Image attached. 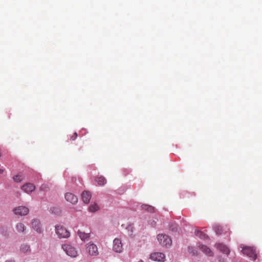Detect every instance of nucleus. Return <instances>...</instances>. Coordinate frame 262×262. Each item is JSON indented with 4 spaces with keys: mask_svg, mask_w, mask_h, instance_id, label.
Instances as JSON below:
<instances>
[{
    "mask_svg": "<svg viewBox=\"0 0 262 262\" xmlns=\"http://www.w3.org/2000/svg\"><path fill=\"white\" fill-rule=\"evenodd\" d=\"M157 239L161 246L166 248L169 247L172 244L171 238L166 235L159 234L157 236Z\"/></svg>",
    "mask_w": 262,
    "mask_h": 262,
    "instance_id": "nucleus-1",
    "label": "nucleus"
},
{
    "mask_svg": "<svg viewBox=\"0 0 262 262\" xmlns=\"http://www.w3.org/2000/svg\"><path fill=\"white\" fill-rule=\"evenodd\" d=\"M242 252L252 260H255L257 258V254L252 247H246L242 249Z\"/></svg>",
    "mask_w": 262,
    "mask_h": 262,
    "instance_id": "nucleus-2",
    "label": "nucleus"
},
{
    "mask_svg": "<svg viewBox=\"0 0 262 262\" xmlns=\"http://www.w3.org/2000/svg\"><path fill=\"white\" fill-rule=\"evenodd\" d=\"M55 228L56 233L59 238H67L70 236V232L64 227L58 225Z\"/></svg>",
    "mask_w": 262,
    "mask_h": 262,
    "instance_id": "nucleus-3",
    "label": "nucleus"
},
{
    "mask_svg": "<svg viewBox=\"0 0 262 262\" xmlns=\"http://www.w3.org/2000/svg\"><path fill=\"white\" fill-rule=\"evenodd\" d=\"M62 249L69 256L75 257L77 256L78 253L76 249L72 246L68 244L62 245Z\"/></svg>",
    "mask_w": 262,
    "mask_h": 262,
    "instance_id": "nucleus-4",
    "label": "nucleus"
},
{
    "mask_svg": "<svg viewBox=\"0 0 262 262\" xmlns=\"http://www.w3.org/2000/svg\"><path fill=\"white\" fill-rule=\"evenodd\" d=\"M86 250L90 255L92 256H96L98 255L99 252L97 246L92 243H89L86 244Z\"/></svg>",
    "mask_w": 262,
    "mask_h": 262,
    "instance_id": "nucleus-5",
    "label": "nucleus"
},
{
    "mask_svg": "<svg viewBox=\"0 0 262 262\" xmlns=\"http://www.w3.org/2000/svg\"><path fill=\"white\" fill-rule=\"evenodd\" d=\"M150 258L154 261L163 262L165 259V256L163 253L154 252L150 254Z\"/></svg>",
    "mask_w": 262,
    "mask_h": 262,
    "instance_id": "nucleus-6",
    "label": "nucleus"
},
{
    "mask_svg": "<svg viewBox=\"0 0 262 262\" xmlns=\"http://www.w3.org/2000/svg\"><path fill=\"white\" fill-rule=\"evenodd\" d=\"M29 209L25 206H18L13 209L15 214L18 215H26L29 213Z\"/></svg>",
    "mask_w": 262,
    "mask_h": 262,
    "instance_id": "nucleus-7",
    "label": "nucleus"
},
{
    "mask_svg": "<svg viewBox=\"0 0 262 262\" xmlns=\"http://www.w3.org/2000/svg\"><path fill=\"white\" fill-rule=\"evenodd\" d=\"M113 249L117 253H121L123 250L122 244L119 238H115L113 241Z\"/></svg>",
    "mask_w": 262,
    "mask_h": 262,
    "instance_id": "nucleus-8",
    "label": "nucleus"
},
{
    "mask_svg": "<svg viewBox=\"0 0 262 262\" xmlns=\"http://www.w3.org/2000/svg\"><path fill=\"white\" fill-rule=\"evenodd\" d=\"M35 188V186L30 183H26L21 187V190L28 194L34 191Z\"/></svg>",
    "mask_w": 262,
    "mask_h": 262,
    "instance_id": "nucleus-9",
    "label": "nucleus"
},
{
    "mask_svg": "<svg viewBox=\"0 0 262 262\" xmlns=\"http://www.w3.org/2000/svg\"><path fill=\"white\" fill-rule=\"evenodd\" d=\"M32 228L35 230L37 233H41L42 232L40 223L37 219H33L31 222Z\"/></svg>",
    "mask_w": 262,
    "mask_h": 262,
    "instance_id": "nucleus-10",
    "label": "nucleus"
},
{
    "mask_svg": "<svg viewBox=\"0 0 262 262\" xmlns=\"http://www.w3.org/2000/svg\"><path fill=\"white\" fill-rule=\"evenodd\" d=\"M64 197L68 202H69L73 204H76L78 201L77 197L74 194L70 192L66 193Z\"/></svg>",
    "mask_w": 262,
    "mask_h": 262,
    "instance_id": "nucleus-11",
    "label": "nucleus"
},
{
    "mask_svg": "<svg viewBox=\"0 0 262 262\" xmlns=\"http://www.w3.org/2000/svg\"><path fill=\"white\" fill-rule=\"evenodd\" d=\"M215 247L224 254L228 255L230 253L229 249L226 246L222 244H216Z\"/></svg>",
    "mask_w": 262,
    "mask_h": 262,
    "instance_id": "nucleus-12",
    "label": "nucleus"
},
{
    "mask_svg": "<svg viewBox=\"0 0 262 262\" xmlns=\"http://www.w3.org/2000/svg\"><path fill=\"white\" fill-rule=\"evenodd\" d=\"M81 198L83 202L88 204L91 199V194L88 191H84L81 194Z\"/></svg>",
    "mask_w": 262,
    "mask_h": 262,
    "instance_id": "nucleus-13",
    "label": "nucleus"
},
{
    "mask_svg": "<svg viewBox=\"0 0 262 262\" xmlns=\"http://www.w3.org/2000/svg\"><path fill=\"white\" fill-rule=\"evenodd\" d=\"M200 249L206 255L211 256L213 255V252L206 245H201L199 246Z\"/></svg>",
    "mask_w": 262,
    "mask_h": 262,
    "instance_id": "nucleus-14",
    "label": "nucleus"
},
{
    "mask_svg": "<svg viewBox=\"0 0 262 262\" xmlns=\"http://www.w3.org/2000/svg\"><path fill=\"white\" fill-rule=\"evenodd\" d=\"M95 181L100 186H103L106 183V180L102 176L97 177L95 179Z\"/></svg>",
    "mask_w": 262,
    "mask_h": 262,
    "instance_id": "nucleus-15",
    "label": "nucleus"
},
{
    "mask_svg": "<svg viewBox=\"0 0 262 262\" xmlns=\"http://www.w3.org/2000/svg\"><path fill=\"white\" fill-rule=\"evenodd\" d=\"M16 229L18 232H24L26 229L25 225L22 223H18L16 225Z\"/></svg>",
    "mask_w": 262,
    "mask_h": 262,
    "instance_id": "nucleus-16",
    "label": "nucleus"
},
{
    "mask_svg": "<svg viewBox=\"0 0 262 262\" xmlns=\"http://www.w3.org/2000/svg\"><path fill=\"white\" fill-rule=\"evenodd\" d=\"M78 235L80 239L82 241H84L85 239H88L90 237V233H86L79 230L78 231Z\"/></svg>",
    "mask_w": 262,
    "mask_h": 262,
    "instance_id": "nucleus-17",
    "label": "nucleus"
},
{
    "mask_svg": "<svg viewBox=\"0 0 262 262\" xmlns=\"http://www.w3.org/2000/svg\"><path fill=\"white\" fill-rule=\"evenodd\" d=\"M142 209L147 211L149 212H154L155 211V208L154 207L146 205L143 204L141 206Z\"/></svg>",
    "mask_w": 262,
    "mask_h": 262,
    "instance_id": "nucleus-18",
    "label": "nucleus"
},
{
    "mask_svg": "<svg viewBox=\"0 0 262 262\" xmlns=\"http://www.w3.org/2000/svg\"><path fill=\"white\" fill-rule=\"evenodd\" d=\"M195 235L196 236H198L200 238H202V239H205L206 238H207V235H206V234L203 233L202 231H200V230H196L195 231Z\"/></svg>",
    "mask_w": 262,
    "mask_h": 262,
    "instance_id": "nucleus-19",
    "label": "nucleus"
},
{
    "mask_svg": "<svg viewBox=\"0 0 262 262\" xmlns=\"http://www.w3.org/2000/svg\"><path fill=\"white\" fill-rule=\"evenodd\" d=\"M20 251L24 253L30 251V246L26 244H23L20 246Z\"/></svg>",
    "mask_w": 262,
    "mask_h": 262,
    "instance_id": "nucleus-20",
    "label": "nucleus"
},
{
    "mask_svg": "<svg viewBox=\"0 0 262 262\" xmlns=\"http://www.w3.org/2000/svg\"><path fill=\"white\" fill-rule=\"evenodd\" d=\"M99 209V206L97 204H91L89 207V210L91 212H95Z\"/></svg>",
    "mask_w": 262,
    "mask_h": 262,
    "instance_id": "nucleus-21",
    "label": "nucleus"
},
{
    "mask_svg": "<svg viewBox=\"0 0 262 262\" xmlns=\"http://www.w3.org/2000/svg\"><path fill=\"white\" fill-rule=\"evenodd\" d=\"M13 180L16 183H20L24 179V177L23 176L17 174L13 177Z\"/></svg>",
    "mask_w": 262,
    "mask_h": 262,
    "instance_id": "nucleus-22",
    "label": "nucleus"
},
{
    "mask_svg": "<svg viewBox=\"0 0 262 262\" xmlns=\"http://www.w3.org/2000/svg\"><path fill=\"white\" fill-rule=\"evenodd\" d=\"M214 229L216 233L218 235H220L222 233L223 228L220 225H215L214 226Z\"/></svg>",
    "mask_w": 262,
    "mask_h": 262,
    "instance_id": "nucleus-23",
    "label": "nucleus"
},
{
    "mask_svg": "<svg viewBox=\"0 0 262 262\" xmlns=\"http://www.w3.org/2000/svg\"><path fill=\"white\" fill-rule=\"evenodd\" d=\"M48 186L47 184H42L40 187V189L42 191H46L48 189Z\"/></svg>",
    "mask_w": 262,
    "mask_h": 262,
    "instance_id": "nucleus-24",
    "label": "nucleus"
},
{
    "mask_svg": "<svg viewBox=\"0 0 262 262\" xmlns=\"http://www.w3.org/2000/svg\"><path fill=\"white\" fill-rule=\"evenodd\" d=\"M77 137V133H74L73 135L71 137V140H75Z\"/></svg>",
    "mask_w": 262,
    "mask_h": 262,
    "instance_id": "nucleus-25",
    "label": "nucleus"
},
{
    "mask_svg": "<svg viewBox=\"0 0 262 262\" xmlns=\"http://www.w3.org/2000/svg\"><path fill=\"white\" fill-rule=\"evenodd\" d=\"M4 170L3 169L1 168L0 169V174H2L4 172Z\"/></svg>",
    "mask_w": 262,
    "mask_h": 262,
    "instance_id": "nucleus-26",
    "label": "nucleus"
},
{
    "mask_svg": "<svg viewBox=\"0 0 262 262\" xmlns=\"http://www.w3.org/2000/svg\"><path fill=\"white\" fill-rule=\"evenodd\" d=\"M6 262H14V261L12 260H6Z\"/></svg>",
    "mask_w": 262,
    "mask_h": 262,
    "instance_id": "nucleus-27",
    "label": "nucleus"
}]
</instances>
